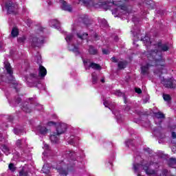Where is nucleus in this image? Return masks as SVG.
<instances>
[{
    "label": "nucleus",
    "instance_id": "nucleus-12",
    "mask_svg": "<svg viewBox=\"0 0 176 176\" xmlns=\"http://www.w3.org/2000/svg\"><path fill=\"white\" fill-rule=\"evenodd\" d=\"M47 74V71L46 70V68L40 65L38 67V76H41V78H44V76H46Z\"/></svg>",
    "mask_w": 176,
    "mask_h": 176
},
{
    "label": "nucleus",
    "instance_id": "nucleus-7",
    "mask_svg": "<svg viewBox=\"0 0 176 176\" xmlns=\"http://www.w3.org/2000/svg\"><path fill=\"white\" fill-rule=\"evenodd\" d=\"M65 41L68 43V49L70 52H74L77 54L79 53V50L77 45H74L72 42H74V35L72 34H68L66 35Z\"/></svg>",
    "mask_w": 176,
    "mask_h": 176
},
{
    "label": "nucleus",
    "instance_id": "nucleus-49",
    "mask_svg": "<svg viewBox=\"0 0 176 176\" xmlns=\"http://www.w3.org/2000/svg\"><path fill=\"white\" fill-rule=\"evenodd\" d=\"M101 82H102V83H104L105 82V80L104 78H102Z\"/></svg>",
    "mask_w": 176,
    "mask_h": 176
},
{
    "label": "nucleus",
    "instance_id": "nucleus-1",
    "mask_svg": "<svg viewBox=\"0 0 176 176\" xmlns=\"http://www.w3.org/2000/svg\"><path fill=\"white\" fill-rule=\"evenodd\" d=\"M151 50L148 52L146 54L147 58L149 62L146 66H142L141 67L142 75H148V69L151 67H154V65H157L159 68L158 72H155V74H163V61H162V53L161 52H167L168 50V45L167 44H162L159 43L155 45H151Z\"/></svg>",
    "mask_w": 176,
    "mask_h": 176
},
{
    "label": "nucleus",
    "instance_id": "nucleus-40",
    "mask_svg": "<svg viewBox=\"0 0 176 176\" xmlns=\"http://www.w3.org/2000/svg\"><path fill=\"white\" fill-rule=\"evenodd\" d=\"M111 61L113 63H118V60H116V58H115V57L111 58Z\"/></svg>",
    "mask_w": 176,
    "mask_h": 176
},
{
    "label": "nucleus",
    "instance_id": "nucleus-41",
    "mask_svg": "<svg viewBox=\"0 0 176 176\" xmlns=\"http://www.w3.org/2000/svg\"><path fill=\"white\" fill-rule=\"evenodd\" d=\"M109 104V102H108L107 100L104 102V107H107Z\"/></svg>",
    "mask_w": 176,
    "mask_h": 176
},
{
    "label": "nucleus",
    "instance_id": "nucleus-39",
    "mask_svg": "<svg viewBox=\"0 0 176 176\" xmlns=\"http://www.w3.org/2000/svg\"><path fill=\"white\" fill-rule=\"evenodd\" d=\"M103 54H108L109 53V51L108 50H102Z\"/></svg>",
    "mask_w": 176,
    "mask_h": 176
},
{
    "label": "nucleus",
    "instance_id": "nucleus-26",
    "mask_svg": "<svg viewBox=\"0 0 176 176\" xmlns=\"http://www.w3.org/2000/svg\"><path fill=\"white\" fill-rule=\"evenodd\" d=\"M24 144V140H18L16 142V146H18L19 148H20L21 146V145Z\"/></svg>",
    "mask_w": 176,
    "mask_h": 176
},
{
    "label": "nucleus",
    "instance_id": "nucleus-25",
    "mask_svg": "<svg viewBox=\"0 0 176 176\" xmlns=\"http://www.w3.org/2000/svg\"><path fill=\"white\" fill-rule=\"evenodd\" d=\"M163 98L164 101H167L168 102L171 100V96H170L168 94H164Z\"/></svg>",
    "mask_w": 176,
    "mask_h": 176
},
{
    "label": "nucleus",
    "instance_id": "nucleus-16",
    "mask_svg": "<svg viewBox=\"0 0 176 176\" xmlns=\"http://www.w3.org/2000/svg\"><path fill=\"white\" fill-rule=\"evenodd\" d=\"M42 171L44 173V174H49V173H50V168L49 167L48 164H44L42 168Z\"/></svg>",
    "mask_w": 176,
    "mask_h": 176
},
{
    "label": "nucleus",
    "instance_id": "nucleus-33",
    "mask_svg": "<svg viewBox=\"0 0 176 176\" xmlns=\"http://www.w3.org/2000/svg\"><path fill=\"white\" fill-rule=\"evenodd\" d=\"M8 167L11 171H14L15 168L13 164H10Z\"/></svg>",
    "mask_w": 176,
    "mask_h": 176
},
{
    "label": "nucleus",
    "instance_id": "nucleus-4",
    "mask_svg": "<svg viewBox=\"0 0 176 176\" xmlns=\"http://www.w3.org/2000/svg\"><path fill=\"white\" fill-rule=\"evenodd\" d=\"M68 126L65 123H59L56 126V133L54 132L50 135V140L54 144L58 142V137L67 131Z\"/></svg>",
    "mask_w": 176,
    "mask_h": 176
},
{
    "label": "nucleus",
    "instance_id": "nucleus-28",
    "mask_svg": "<svg viewBox=\"0 0 176 176\" xmlns=\"http://www.w3.org/2000/svg\"><path fill=\"white\" fill-rule=\"evenodd\" d=\"M92 82L93 83H97V74L96 73L92 74Z\"/></svg>",
    "mask_w": 176,
    "mask_h": 176
},
{
    "label": "nucleus",
    "instance_id": "nucleus-32",
    "mask_svg": "<svg viewBox=\"0 0 176 176\" xmlns=\"http://www.w3.org/2000/svg\"><path fill=\"white\" fill-rule=\"evenodd\" d=\"M23 111H24L25 112H26L27 113H30V112H31V109L25 107L23 108Z\"/></svg>",
    "mask_w": 176,
    "mask_h": 176
},
{
    "label": "nucleus",
    "instance_id": "nucleus-3",
    "mask_svg": "<svg viewBox=\"0 0 176 176\" xmlns=\"http://www.w3.org/2000/svg\"><path fill=\"white\" fill-rule=\"evenodd\" d=\"M71 156H72V154L69 151H67L64 155V160L59 162L56 166V170L58 171L60 176H67V170H64L63 168H65V166H68L69 164L68 163V159L71 158Z\"/></svg>",
    "mask_w": 176,
    "mask_h": 176
},
{
    "label": "nucleus",
    "instance_id": "nucleus-34",
    "mask_svg": "<svg viewBox=\"0 0 176 176\" xmlns=\"http://www.w3.org/2000/svg\"><path fill=\"white\" fill-rule=\"evenodd\" d=\"M135 93H138V94H141V93H142V91L140 88H135Z\"/></svg>",
    "mask_w": 176,
    "mask_h": 176
},
{
    "label": "nucleus",
    "instance_id": "nucleus-43",
    "mask_svg": "<svg viewBox=\"0 0 176 176\" xmlns=\"http://www.w3.org/2000/svg\"><path fill=\"white\" fill-rule=\"evenodd\" d=\"M130 142H131V140H126L125 142V144H126V146H129V144H130Z\"/></svg>",
    "mask_w": 176,
    "mask_h": 176
},
{
    "label": "nucleus",
    "instance_id": "nucleus-36",
    "mask_svg": "<svg viewBox=\"0 0 176 176\" xmlns=\"http://www.w3.org/2000/svg\"><path fill=\"white\" fill-rule=\"evenodd\" d=\"M54 124H56V122H54L53 121H50L47 123V126H54Z\"/></svg>",
    "mask_w": 176,
    "mask_h": 176
},
{
    "label": "nucleus",
    "instance_id": "nucleus-45",
    "mask_svg": "<svg viewBox=\"0 0 176 176\" xmlns=\"http://www.w3.org/2000/svg\"><path fill=\"white\" fill-rule=\"evenodd\" d=\"M83 63H84L85 67H87V60H84Z\"/></svg>",
    "mask_w": 176,
    "mask_h": 176
},
{
    "label": "nucleus",
    "instance_id": "nucleus-2",
    "mask_svg": "<svg viewBox=\"0 0 176 176\" xmlns=\"http://www.w3.org/2000/svg\"><path fill=\"white\" fill-rule=\"evenodd\" d=\"M121 1H111V0H103V2H99L98 4L94 3V0H79V3H82L85 6H94L95 8H105L109 9V6H118L116 10H124L126 7L122 6Z\"/></svg>",
    "mask_w": 176,
    "mask_h": 176
},
{
    "label": "nucleus",
    "instance_id": "nucleus-24",
    "mask_svg": "<svg viewBox=\"0 0 176 176\" xmlns=\"http://www.w3.org/2000/svg\"><path fill=\"white\" fill-rule=\"evenodd\" d=\"M25 41H27V37H25V36H22L18 38V42L19 43H24Z\"/></svg>",
    "mask_w": 176,
    "mask_h": 176
},
{
    "label": "nucleus",
    "instance_id": "nucleus-51",
    "mask_svg": "<svg viewBox=\"0 0 176 176\" xmlns=\"http://www.w3.org/2000/svg\"><path fill=\"white\" fill-rule=\"evenodd\" d=\"M95 36H97V34H95Z\"/></svg>",
    "mask_w": 176,
    "mask_h": 176
},
{
    "label": "nucleus",
    "instance_id": "nucleus-9",
    "mask_svg": "<svg viewBox=\"0 0 176 176\" xmlns=\"http://www.w3.org/2000/svg\"><path fill=\"white\" fill-rule=\"evenodd\" d=\"M42 43H43V36L33 37V38L32 39V45L33 46H37V47H39V46H41V45H42Z\"/></svg>",
    "mask_w": 176,
    "mask_h": 176
},
{
    "label": "nucleus",
    "instance_id": "nucleus-29",
    "mask_svg": "<svg viewBox=\"0 0 176 176\" xmlns=\"http://www.w3.org/2000/svg\"><path fill=\"white\" fill-rule=\"evenodd\" d=\"M78 38H80V39H86V38L87 37V34L85 33L82 35H80L79 34H77Z\"/></svg>",
    "mask_w": 176,
    "mask_h": 176
},
{
    "label": "nucleus",
    "instance_id": "nucleus-48",
    "mask_svg": "<svg viewBox=\"0 0 176 176\" xmlns=\"http://www.w3.org/2000/svg\"><path fill=\"white\" fill-rule=\"evenodd\" d=\"M109 166H112V163H111V162H108V163L107 164V167H109Z\"/></svg>",
    "mask_w": 176,
    "mask_h": 176
},
{
    "label": "nucleus",
    "instance_id": "nucleus-44",
    "mask_svg": "<svg viewBox=\"0 0 176 176\" xmlns=\"http://www.w3.org/2000/svg\"><path fill=\"white\" fill-rule=\"evenodd\" d=\"M172 137H173V138H176V133H175V132H173L172 133Z\"/></svg>",
    "mask_w": 176,
    "mask_h": 176
},
{
    "label": "nucleus",
    "instance_id": "nucleus-35",
    "mask_svg": "<svg viewBox=\"0 0 176 176\" xmlns=\"http://www.w3.org/2000/svg\"><path fill=\"white\" fill-rule=\"evenodd\" d=\"M43 108V107H42V105H41V104L36 106V109H37V111H41V110H42Z\"/></svg>",
    "mask_w": 176,
    "mask_h": 176
},
{
    "label": "nucleus",
    "instance_id": "nucleus-18",
    "mask_svg": "<svg viewBox=\"0 0 176 176\" xmlns=\"http://www.w3.org/2000/svg\"><path fill=\"white\" fill-rule=\"evenodd\" d=\"M89 67L92 68L93 69H98L100 70L101 69V66L97 63H91L89 65Z\"/></svg>",
    "mask_w": 176,
    "mask_h": 176
},
{
    "label": "nucleus",
    "instance_id": "nucleus-5",
    "mask_svg": "<svg viewBox=\"0 0 176 176\" xmlns=\"http://www.w3.org/2000/svg\"><path fill=\"white\" fill-rule=\"evenodd\" d=\"M3 8V10L5 9L8 11V13H15L16 10L19 9V6L14 3L13 0H3V3L1 4Z\"/></svg>",
    "mask_w": 176,
    "mask_h": 176
},
{
    "label": "nucleus",
    "instance_id": "nucleus-15",
    "mask_svg": "<svg viewBox=\"0 0 176 176\" xmlns=\"http://www.w3.org/2000/svg\"><path fill=\"white\" fill-rule=\"evenodd\" d=\"M50 25L54 27L55 28H60V22L56 19H53L50 21Z\"/></svg>",
    "mask_w": 176,
    "mask_h": 176
},
{
    "label": "nucleus",
    "instance_id": "nucleus-8",
    "mask_svg": "<svg viewBox=\"0 0 176 176\" xmlns=\"http://www.w3.org/2000/svg\"><path fill=\"white\" fill-rule=\"evenodd\" d=\"M160 80L165 87H169L170 89H175L176 87V80L173 78L165 80L164 78L160 77Z\"/></svg>",
    "mask_w": 176,
    "mask_h": 176
},
{
    "label": "nucleus",
    "instance_id": "nucleus-20",
    "mask_svg": "<svg viewBox=\"0 0 176 176\" xmlns=\"http://www.w3.org/2000/svg\"><path fill=\"white\" fill-rule=\"evenodd\" d=\"M89 54L96 55L97 53H98V51L94 48V47L90 45L89 49Z\"/></svg>",
    "mask_w": 176,
    "mask_h": 176
},
{
    "label": "nucleus",
    "instance_id": "nucleus-42",
    "mask_svg": "<svg viewBox=\"0 0 176 176\" xmlns=\"http://www.w3.org/2000/svg\"><path fill=\"white\" fill-rule=\"evenodd\" d=\"M43 148H44V149L47 150V149H49V145H47V144H45Z\"/></svg>",
    "mask_w": 176,
    "mask_h": 176
},
{
    "label": "nucleus",
    "instance_id": "nucleus-46",
    "mask_svg": "<svg viewBox=\"0 0 176 176\" xmlns=\"http://www.w3.org/2000/svg\"><path fill=\"white\" fill-rule=\"evenodd\" d=\"M30 77L31 78H38V76L36 74H31Z\"/></svg>",
    "mask_w": 176,
    "mask_h": 176
},
{
    "label": "nucleus",
    "instance_id": "nucleus-37",
    "mask_svg": "<svg viewBox=\"0 0 176 176\" xmlns=\"http://www.w3.org/2000/svg\"><path fill=\"white\" fill-rule=\"evenodd\" d=\"M14 134H16L17 135H19L20 134V130L15 129H14Z\"/></svg>",
    "mask_w": 176,
    "mask_h": 176
},
{
    "label": "nucleus",
    "instance_id": "nucleus-13",
    "mask_svg": "<svg viewBox=\"0 0 176 176\" xmlns=\"http://www.w3.org/2000/svg\"><path fill=\"white\" fill-rule=\"evenodd\" d=\"M161 119H164V114L161 112L156 113L155 115V122L157 124V122H160Z\"/></svg>",
    "mask_w": 176,
    "mask_h": 176
},
{
    "label": "nucleus",
    "instance_id": "nucleus-10",
    "mask_svg": "<svg viewBox=\"0 0 176 176\" xmlns=\"http://www.w3.org/2000/svg\"><path fill=\"white\" fill-rule=\"evenodd\" d=\"M60 6L63 10H67V12H72V8L71 6H68L67 2L64 1V0L60 1Z\"/></svg>",
    "mask_w": 176,
    "mask_h": 176
},
{
    "label": "nucleus",
    "instance_id": "nucleus-27",
    "mask_svg": "<svg viewBox=\"0 0 176 176\" xmlns=\"http://www.w3.org/2000/svg\"><path fill=\"white\" fill-rule=\"evenodd\" d=\"M131 32H132V34H133L134 36L138 35V33L140 32V29H137V28H135V29L131 30Z\"/></svg>",
    "mask_w": 176,
    "mask_h": 176
},
{
    "label": "nucleus",
    "instance_id": "nucleus-19",
    "mask_svg": "<svg viewBox=\"0 0 176 176\" xmlns=\"http://www.w3.org/2000/svg\"><path fill=\"white\" fill-rule=\"evenodd\" d=\"M0 148L1 149V151H3V152L6 154V155H9V153H10L9 148H8V146H5V145H1L0 146Z\"/></svg>",
    "mask_w": 176,
    "mask_h": 176
},
{
    "label": "nucleus",
    "instance_id": "nucleus-6",
    "mask_svg": "<svg viewBox=\"0 0 176 176\" xmlns=\"http://www.w3.org/2000/svg\"><path fill=\"white\" fill-rule=\"evenodd\" d=\"M5 65V68L8 72V74H9L10 77L11 78V80H10L9 83L11 86V87H14V89H17L18 87H20V84H19V82H17V81H16V80L14 79V78H13V76H12V74H13V70H12V67H10V63H9L8 62H5L4 63Z\"/></svg>",
    "mask_w": 176,
    "mask_h": 176
},
{
    "label": "nucleus",
    "instance_id": "nucleus-30",
    "mask_svg": "<svg viewBox=\"0 0 176 176\" xmlns=\"http://www.w3.org/2000/svg\"><path fill=\"white\" fill-rule=\"evenodd\" d=\"M36 58H37V60H36L37 64L41 65V63H42V57L41 56V55L38 54L36 56Z\"/></svg>",
    "mask_w": 176,
    "mask_h": 176
},
{
    "label": "nucleus",
    "instance_id": "nucleus-23",
    "mask_svg": "<svg viewBox=\"0 0 176 176\" xmlns=\"http://www.w3.org/2000/svg\"><path fill=\"white\" fill-rule=\"evenodd\" d=\"M176 164V159L175 158H170L169 160V166H170V167H175L174 166H175Z\"/></svg>",
    "mask_w": 176,
    "mask_h": 176
},
{
    "label": "nucleus",
    "instance_id": "nucleus-38",
    "mask_svg": "<svg viewBox=\"0 0 176 176\" xmlns=\"http://www.w3.org/2000/svg\"><path fill=\"white\" fill-rule=\"evenodd\" d=\"M116 95L118 96H123V94H122V92H120V91H117L116 92Z\"/></svg>",
    "mask_w": 176,
    "mask_h": 176
},
{
    "label": "nucleus",
    "instance_id": "nucleus-31",
    "mask_svg": "<svg viewBox=\"0 0 176 176\" xmlns=\"http://www.w3.org/2000/svg\"><path fill=\"white\" fill-rule=\"evenodd\" d=\"M19 175L20 176H28V173H27V171H25L24 170H23L21 172H19Z\"/></svg>",
    "mask_w": 176,
    "mask_h": 176
},
{
    "label": "nucleus",
    "instance_id": "nucleus-14",
    "mask_svg": "<svg viewBox=\"0 0 176 176\" xmlns=\"http://www.w3.org/2000/svg\"><path fill=\"white\" fill-rule=\"evenodd\" d=\"M78 141H79V138L78 136H70L69 139V144H72V145H74V144H77Z\"/></svg>",
    "mask_w": 176,
    "mask_h": 176
},
{
    "label": "nucleus",
    "instance_id": "nucleus-17",
    "mask_svg": "<svg viewBox=\"0 0 176 176\" xmlns=\"http://www.w3.org/2000/svg\"><path fill=\"white\" fill-rule=\"evenodd\" d=\"M144 45L146 46H149V45H151V43H152V41H151V38H149V36H146L143 39H142Z\"/></svg>",
    "mask_w": 176,
    "mask_h": 176
},
{
    "label": "nucleus",
    "instance_id": "nucleus-11",
    "mask_svg": "<svg viewBox=\"0 0 176 176\" xmlns=\"http://www.w3.org/2000/svg\"><path fill=\"white\" fill-rule=\"evenodd\" d=\"M36 133H38L39 134H43L45 135V134H47V129L46 127L42 126V125H38L36 129Z\"/></svg>",
    "mask_w": 176,
    "mask_h": 176
},
{
    "label": "nucleus",
    "instance_id": "nucleus-47",
    "mask_svg": "<svg viewBox=\"0 0 176 176\" xmlns=\"http://www.w3.org/2000/svg\"><path fill=\"white\" fill-rule=\"evenodd\" d=\"M21 101V99H20L19 98H18L16 99V102H17V104H19Z\"/></svg>",
    "mask_w": 176,
    "mask_h": 176
},
{
    "label": "nucleus",
    "instance_id": "nucleus-50",
    "mask_svg": "<svg viewBox=\"0 0 176 176\" xmlns=\"http://www.w3.org/2000/svg\"><path fill=\"white\" fill-rule=\"evenodd\" d=\"M115 115L117 117V119H119V117H118V115H116V113H115Z\"/></svg>",
    "mask_w": 176,
    "mask_h": 176
},
{
    "label": "nucleus",
    "instance_id": "nucleus-22",
    "mask_svg": "<svg viewBox=\"0 0 176 176\" xmlns=\"http://www.w3.org/2000/svg\"><path fill=\"white\" fill-rule=\"evenodd\" d=\"M127 65V63L126 62H119L118 63V68L120 69H123V68H126V66Z\"/></svg>",
    "mask_w": 176,
    "mask_h": 176
},
{
    "label": "nucleus",
    "instance_id": "nucleus-21",
    "mask_svg": "<svg viewBox=\"0 0 176 176\" xmlns=\"http://www.w3.org/2000/svg\"><path fill=\"white\" fill-rule=\"evenodd\" d=\"M11 35L14 38H15V36H17V35H19V30L16 28H14L11 32Z\"/></svg>",
    "mask_w": 176,
    "mask_h": 176
}]
</instances>
